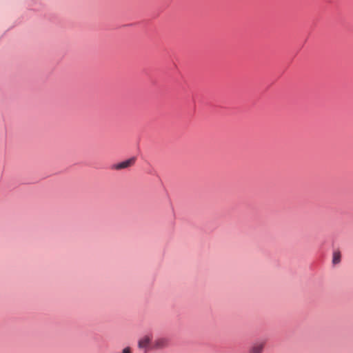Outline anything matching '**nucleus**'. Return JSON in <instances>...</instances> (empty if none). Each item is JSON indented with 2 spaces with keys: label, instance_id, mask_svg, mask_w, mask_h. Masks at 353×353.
Instances as JSON below:
<instances>
[{
  "label": "nucleus",
  "instance_id": "f257e3e1",
  "mask_svg": "<svg viewBox=\"0 0 353 353\" xmlns=\"http://www.w3.org/2000/svg\"><path fill=\"white\" fill-rule=\"evenodd\" d=\"M169 345V339L165 337L157 338L152 342V349L161 350L167 347Z\"/></svg>",
  "mask_w": 353,
  "mask_h": 353
},
{
  "label": "nucleus",
  "instance_id": "f03ea898",
  "mask_svg": "<svg viewBox=\"0 0 353 353\" xmlns=\"http://www.w3.org/2000/svg\"><path fill=\"white\" fill-rule=\"evenodd\" d=\"M135 163V158L132 157L125 161H123L117 164H114L112 166V169L114 170H122L132 166Z\"/></svg>",
  "mask_w": 353,
  "mask_h": 353
},
{
  "label": "nucleus",
  "instance_id": "7ed1b4c3",
  "mask_svg": "<svg viewBox=\"0 0 353 353\" xmlns=\"http://www.w3.org/2000/svg\"><path fill=\"white\" fill-rule=\"evenodd\" d=\"M265 342L257 341L250 348L249 353H262L265 347Z\"/></svg>",
  "mask_w": 353,
  "mask_h": 353
},
{
  "label": "nucleus",
  "instance_id": "20e7f679",
  "mask_svg": "<svg viewBox=\"0 0 353 353\" xmlns=\"http://www.w3.org/2000/svg\"><path fill=\"white\" fill-rule=\"evenodd\" d=\"M152 338L149 335H145L141 338L138 341V347L139 349H146L151 343Z\"/></svg>",
  "mask_w": 353,
  "mask_h": 353
},
{
  "label": "nucleus",
  "instance_id": "39448f33",
  "mask_svg": "<svg viewBox=\"0 0 353 353\" xmlns=\"http://www.w3.org/2000/svg\"><path fill=\"white\" fill-rule=\"evenodd\" d=\"M341 261V254L339 252H334L333 254L332 263L334 264L339 263Z\"/></svg>",
  "mask_w": 353,
  "mask_h": 353
},
{
  "label": "nucleus",
  "instance_id": "423d86ee",
  "mask_svg": "<svg viewBox=\"0 0 353 353\" xmlns=\"http://www.w3.org/2000/svg\"><path fill=\"white\" fill-rule=\"evenodd\" d=\"M121 353H132L131 348L130 347H125Z\"/></svg>",
  "mask_w": 353,
  "mask_h": 353
}]
</instances>
